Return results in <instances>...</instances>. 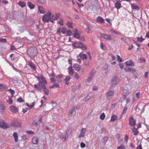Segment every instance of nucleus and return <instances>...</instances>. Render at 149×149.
Returning <instances> with one entry per match:
<instances>
[{
    "mask_svg": "<svg viewBox=\"0 0 149 149\" xmlns=\"http://www.w3.org/2000/svg\"><path fill=\"white\" fill-rule=\"evenodd\" d=\"M36 78L38 80L39 82L38 86L34 84V87L38 90H40L42 88H43L45 94L47 95V90L45 85V84H47V81L45 78L42 76L40 77H37Z\"/></svg>",
    "mask_w": 149,
    "mask_h": 149,
    "instance_id": "f257e3e1",
    "label": "nucleus"
},
{
    "mask_svg": "<svg viewBox=\"0 0 149 149\" xmlns=\"http://www.w3.org/2000/svg\"><path fill=\"white\" fill-rule=\"evenodd\" d=\"M61 15L59 13H57L55 15L54 17L53 15H52L51 13L49 12H47V22L49 21L52 23H53V20H57Z\"/></svg>",
    "mask_w": 149,
    "mask_h": 149,
    "instance_id": "f03ea898",
    "label": "nucleus"
},
{
    "mask_svg": "<svg viewBox=\"0 0 149 149\" xmlns=\"http://www.w3.org/2000/svg\"><path fill=\"white\" fill-rule=\"evenodd\" d=\"M72 46L75 48H80L83 50H86L87 49L86 47L84 46L82 43L80 42L73 43Z\"/></svg>",
    "mask_w": 149,
    "mask_h": 149,
    "instance_id": "7ed1b4c3",
    "label": "nucleus"
},
{
    "mask_svg": "<svg viewBox=\"0 0 149 149\" xmlns=\"http://www.w3.org/2000/svg\"><path fill=\"white\" fill-rule=\"evenodd\" d=\"M11 125L14 127H17L21 125L20 122L16 119H14L11 123Z\"/></svg>",
    "mask_w": 149,
    "mask_h": 149,
    "instance_id": "20e7f679",
    "label": "nucleus"
},
{
    "mask_svg": "<svg viewBox=\"0 0 149 149\" xmlns=\"http://www.w3.org/2000/svg\"><path fill=\"white\" fill-rule=\"evenodd\" d=\"M120 81V79L118 77H114L112 78L111 80V83L112 85H115Z\"/></svg>",
    "mask_w": 149,
    "mask_h": 149,
    "instance_id": "39448f33",
    "label": "nucleus"
},
{
    "mask_svg": "<svg viewBox=\"0 0 149 149\" xmlns=\"http://www.w3.org/2000/svg\"><path fill=\"white\" fill-rule=\"evenodd\" d=\"M0 127L3 129H6L9 128L7 123H5L3 120H0Z\"/></svg>",
    "mask_w": 149,
    "mask_h": 149,
    "instance_id": "423d86ee",
    "label": "nucleus"
},
{
    "mask_svg": "<svg viewBox=\"0 0 149 149\" xmlns=\"http://www.w3.org/2000/svg\"><path fill=\"white\" fill-rule=\"evenodd\" d=\"M129 123L130 125L133 126H135L136 125V120L133 117L130 118L129 119Z\"/></svg>",
    "mask_w": 149,
    "mask_h": 149,
    "instance_id": "0eeeda50",
    "label": "nucleus"
},
{
    "mask_svg": "<svg viewBox=\"0 0 149 149\" xmlns=\"http://www.w3.org/2000/svg\"><path fill=\"white\" fill-rule=\"evenodd\" d=\"M100 36L107 40H109L111 39V36L108 35L102 34L100 35Z\"/></svg>",
    "mask_w": 149,
    "mask_h": 149,
    "instance_id": "6e6552de",
    "label": "nucleus"
},
{
    "mask_svg": "<svg viewBox=\"0 0 149 149\" xmlns=\"http://www.w3.org/2000/svg\"><path fill=\"white\" fill-rule=\"evenodd\" d=\"M86 129L85 128H82L80 130V134L79 135V137L80 139L83 137L84 136V134L86 133Z\"/></svg>",
    "mask_w": 149,
    "mask_h": 149,
    "instance_id": "1a4fd4ad",
    "label": "nucleus"
},
{
    "mask_svg": "<svg viewBox=\"0 0 149 149\" xmlns=\"http://www.w3.org/2000/svg\"><path fill=\"white\" fill-rule=\"evenodd\" d=\"M74 37L75 38L79 39L80 40L83 41L84 40V37H80V35L78 33H74Z\"/></svg>",
    "mask_w": 149,
    "mask_h": 149,
    "instance_id": "9d476101",
    "label": "nucleus"
},
{
    "mask_svg": "<svg viewBox=\"0 0 149 149\" xmlns=\"http://www.w3.org/2000/svg\"><path fill=\"white\" fill-rule=\"evenodd\" d=\"M96 22L98 23H104V20L102 17L98 16L96 18Z\"/></svg>",
    "mask_w": 149,
    "mask_h": 149,
    "instance_id": "9b49d317",
    "label": "nucleus"
},
{
    "mask_svg": "<svg viewBox=\"0 0 149 149\" xmlns=\"http://www.w3.org/2000/svg\"><path fill=\"white\" fill-rule=\"evenodd\" d=\"M125 70L126 72H133L135 71V70L134 68H130L128 67H126L125 68Z\"/></svg>",
    "mask_w": 149,
    "mask_h": 149,
    "instance_id": "f8f14e48",
    "label": "nucleus"
},
{
    "mask_svg": "<svg viewBox=\"0 0 149 149\" xmlns=\"http://www.w3.org/2000/svg\"><path fill=\"white\" fill-rule=\"evenodd\" d=\"M114 92L113 91H110L108 92L106 95L108 98H112L114 95Z\"/></svg>",
    "mask_w": 149,
    "mask_h": 149,
    "instance_id": "ddd939ff",
    "label": "nucleus"
},
{
    "mask_svg": "<svg viewBox=\"0 0 149 149\" xmlns=\"http://www.w3.org/2000/svg\"><path fill=\"white\" fill-rule=\"evenodd\" d=\"M73 67L75 70L77 71H79L81 70L80 66L77 63L74 64Z\"/></svg>",
    "mask_w": 149,
    "mask_h": 149,
    "instance_id": "4468645a",
    "label": "nucleus"
},
{
    "mask_svg": "<svg viewBox=\"0 0 149 149\" xmlns=\"http://www.w3.org/2000/svg\"><path fill=\"white\" fill-rule=\"evenodd\" d=\"M10 111L15 113H17L18 111V109L14 106H10Z\"/></svg>",
    "mask_w": 149,
    "mask_h": 149,
    "instance_id": "2eb2a0df",
    "label": "nucleus"
},
{
    "mask_svg": "<svg viewBox=\"0 0 149 149\" xmlns=\"http://www.w3.org/2000/svg\"><path fill=\"white\" fill-rule=\"evenodd\" d=\"M68 70L69 74L70 75H72L73 74V70L72 66H70L68 67Z\"/></svg>",
    "mask_w": 149,
    "mask_h": 149,
    "instance_id": "dca6fc26",
    "label": "nucleus"
},
{
    "mask_svg": "<svg viewBox=\"0 0 149 149\" xmlns=\"http://www.w3.org/2000/svg\"><path fill=\"white\" fill-rule=\"evenodd\" d=\"M115 7L117 9H119L121 7V4L120 2L117 1L115 3Z\"/></svg>",
    "mask_w": 149,
    "mask_h": 149,
    "instance_id": "f3484780",
    "label": "nucleus"
},
{
    "mask_svg": "<svg viewBox=\"0 0 149 149\" xmlns=\"http://www.w3.org/2000/svg\"><path fill=\"white\" fill-rule=\"evenodd\" d=\"M32 141L33 144H37L38 142V139L36 137H34L33 138Z\"/></svg>",
    "mask_w": 149,
    "mask_h": 149,
    "instance_id": "a211bd4d",
    "label": "nucleus"
},
{
    "mask_svg": "<svg viewBox=\"0 0 149 149\" xmlns=\"http://www.w3.org/2000/svg\"><path fill=\"white\" fill-rule=\"evenodd\" d=\"M73 23L71 22H68L66 23V25L69 28H73Z\"/></svg>",
    "mask_w": 149,
    "mask_h": 149,
    "instance_id": "6ab92c4d",
    "label": "nucleus"
},
{
    "mask_svg": "<svg viewBox=\"0 0 149 149\" xmlns=\"http://www.w3.org/2000/svg\"><path fill=\"white\" fill-rule=\"evenodd\" d=\"M132 132L134 135L136 136L138 134L139 132L138 130L137 129L134 127L133 128L132 130Z\"/></svg>",
    "mask_w": 149,
    "mask_h": 149,
    "instance_id": "aec40b11",
    "label": "nucleus"
},
{
    "mask_svg": "<svg viewBox=\"0 0 149 149\" xmlns=\"http://www.w3.org/2000/svg\"><path fill=\"white\" fill-rule=\"evenodd\" d=\"M71 79V77L69 76H67L64 79V81L65 82L66 84L68 85L69 84V81Z\"/></svg>",
    "mask_w": 149,
    "mask_h": 149,
    "instance_id": "412c9836",
    "label": "nucleus"
},
{
    "mask_svg": "<svg viewBox=\"0 0 149 149\" xmlns=\"http://www.w3.org/2000/svg\"><path fill=\"white\" fill-rule=\"evenodd\" d=\"M79 56L81 57V59L84 60L87 59V56L85 54H82L81 53H80L79 54Z\"/></svg>",
    "mask_w": 149,
    "mask_h": 149,
    "instance_id": "4be33fe9",
    "label": "nucleus"
},
{
    "mask_svg": "<svg viewBox=\"0 0 149 149\" xmlns=\"http://www.w3.org/2000/svg\"><path fill=\"white\" fill-rule=\"evenodd\" d=\"M75 112V107H72L70 111L69 112V115L70 116H72L73 115V114L74 112Z\"/></svg>",
    "mask_w": 149,
    "mask_h": 149,
    "instance_id": "5701e85b",
    "label": "nucleus"
},
{
    "mask_svg": "<svg viewBox=\"0 0 149 149\" xmlns=\"http://www.w3.org/2000/svg\"><path fill=\"white\" fill-rule=\"evenodd\" d=\"M125 63L126 65L129 66L132 65L134 64L133 62L131 60L126 62Z\"/></svg>",
    "mask_w": 149,
    "mask_h": 149,
    "instance_id": "b1692460",
    "label": "nucleus"
},
{
    "mask_svg": "<svg viewBox=\"0 0 149 149\" xmlns=\"http://www.w3.org/2000/svg\"><path fill=\"white\" fill-rule=\"evenodd\" d=\"M118 119L117 116L116 115H112L111 117L110 121L111 122H113L116 120Z\"/></svg>",
    "mask_w": 149,
    "mask_h": 149,
    "instance_id": "393cba45",
    "label": "nucleus"
},
{
    "mask_svg": "<svg viewBox=\"0 0 149 149\" xmlns=\"http://www.w3.org/2000/svg\"><path fill=\"white\" fill-rule=\"evenodd\" d=\"M13 137L14 138L15 142H17L18 141V136L16 132H14L13 134Z\"/></svg>",
    "mask_w": 149,
    "mask_h": 149,
    "instance_id": "a878e982",
    "label": "nucleus"
},
{
    "mask_svg": "<svg viewBox=\"0 0 149 149\" xmlns=\"http://www.w3.org/2000/svg\"><path fill=\"white\" fill-rule=\"evenodd\" d=\"M29 66L33 69H36V66L33 63L30 62L29 63Z\"/></svg>",
    "mask_w": 149,
    "mask_h": 149,
    "instance_id": "bb28decb",
    "label": "nucleus"
},
{
    "mask_svg": "<svg viewBox=\"0 0 149 149\" xmlns=\"http://www.w3.org/2000/svg\"><path fill=\"white\" fill-rule=\"evenodd\" d=\"M27 5L31 9H34L35 7L33 4H32L31 2L29 1L27 3Z\"/></svg>",
    "mask_w": 149,
    "mask_h": 149,
    "instance_id": "cd10ccee",
    "label": "nucleus"
},
{
    "mask_svg": "<svg viewBox=\"0 0 149 149\" xmlns=\"http://www.w3.org/2000/svg\"><path fill=\"white\" fill-rule=\"evenodd\" d=\"M0 109L3 112L4 111L5 109L4 105L2 103H0Z\"/></svg>",
    "mask_w": 149,
    "mask_h": 149,
    "instance_id": "c85d7f7f",
    "label": "nucleus"
},
{
    "mask_svg": "<svg viewBox=\"0 0 149 149\" xmlns=\"http://www.w3.org/2000/svg\"><path fill=\"white\" fill-rule=\"evenodd\" d=\"M59 85L57 83H55L52 85L49 86V88H59Z\"/></svg>",
    "mask_w": 149,
    "mask_h": 149,
    "instance_id": "c756f323",
    "label": "nucleus"
},
{
    "mask_svg": "<svg viewBox=\"0 0 149 149\" xmlns=\"http://www.w3.org/2000/svg\"><path fill=\"white\" fill-rule=\"evenodd\" d=\"M57 23L61 26L63 25V19L62 18H61L59 19V20L57 21Z\"/></svg>",
    "mask_w": 149,
    "mask_h": 149,
    "instance_id": "7c9ffc66",
    "label": "nucleus"
},
{
    "mask_svg": "<svg viewBox=\"0 0 149 149\" xmlns=\"http://www.w3.org/2000/svg\"><path fill=\"white\" fill-rule=\"evenodd\" d=\"M18 4L22 8H24L26 6V4L23 1H19Z\"/></svg>",
    "mask_w": 149,
    "mask_h": 149,
    "instance_id": "2f4dec72",
    "label": "nucleus"
},
{
    "mask_svg": "<svg viewBox=\"0 0 149 149\" xmlns=\"http://www.w3.org/2000/svg\"><path fill=\"white\" fill-rule=\"evenodd\" d=\"M62 76L61 75H58L56 77L57 81L60 83L62 81Z\"/></svg>",
    "mask_w": 149,
    "mask_h": 149,
    "instance_id": "473e14b6",
    "label": "nucleus"
},
{
    "mask_svg": "<svg viewBox=\"0 0 149 149\" xmlns=\"http://www.w3.org/2000/svg\"><path fill=\"white\" fill-rule=\"evenodd\" d=\"M38 9L39 12L41 13H44L45 12V11L44 10L43 8L41 6H39L38 7Z\"/></svg>",
    "mask_w": 149,
    "mask_h": 149,
    "instance_id": "72a5a7b5",
    "label": "nucleus"
},
{
    "mask_svg": "<svg viewBox=\"0 0 149 149\" xmlns=\"http://www.w3.org/2000/svg\"><path fill=\"white\" fill-rule=\"evenodd\" d=\"M8 99H7V102L8 104H12L13 103V100H12V98L9 97V96H8Z\"/></svg>",
    "mask_w": 149,
    "mask_h": 149,
    "instance_id": "f704fd0d",
    "label": "nucleus"
},
{
    "mask_svg": "<svg viewBox=\"0 0 149 149\" xmlns=\"http://www.w3.org/2000/svg\"><path fill=\"white\" fill-rule=\"evenodd\" d=\"M105 117V115L104 113H101L100 116V119L102 120H104V119Z\"/></svg>",
    "mask_w": 149,
    "mask_h": 149,
    "instance_id": "c9c22d12",
    "label": "nucleus"
},
{
    "mask_svg": "<svg viewBox=\"0 0 149 149\" xmlns=\"http://www.w3.org/2000/svg\"><path fill=\"white\" fill-rule=\"evenodd\" d=\"M129 92L127 91H126L125 92H124L123 93V97L124 99H125L129 95Z\"/></svg>",
    "mask_w": 149,
    "mask_h": 149,
    "instance_id": "e433bc0d",
    "label": "nucleus"
},
{
    "mask_svg": "<svg viewBox=\"0 0 149 149\" xmlns=\"http://www.w3.org/2000/svg\"><path fill=\"white\" fill-rule=\"evenodd\" d=\"M110 32H111V33H114L117 35H119L120 34V33L118 31H115L113 29H111L110 31Z\"/></svg>",
    "mask_w": 149,
    "mask_h": 149,
    "instance_id": "4c0bfd02",
    "label": "nucleus"
},
{
    "mask_svg": "<svg viewBox=\"0 0 149 149\" xmlns=\"http://www.w3.org/2000/svg\"><path fill=\"white\" fill-rule=\"evenodd\" d=\"M61 30V33H62L63 34H64L65 33H66V28L65 27H63Z\"/></svg>",
    "mask_w": 149,
    "mask_h": 149,
    "instance_id": "58836bf2",
    "label": "nucleus"
},
{
    "mask_svg": "<svg viewBox=\"0 0 149 149\" xmlns=\"http://www.w3.org/2000/svg\"><path fill=\"white\" fill-rule=\"evenodd\" d=\"M127 107H124V109L123 111V112H122V114H121L122 116V115L123 114H124L126 113V112L127 111Z\"/></svg>",
    "mask_w": 149,
    "mask_h": 149,
    "instance_id": "ea45409f",
    "label": "nucleus"
},
{
    "mask_svg": "<svg viewBox=\"0 0 149 149\" xmlns=\"http://www.w3.org/2000/svg\"><path fill=\"white\" fill-rule=\"evenodd\" d=\"M33 125L35 126H37L38 123L37 121L36 120H34L32 123Z\"/></svg>",
    "mask_w": 149,
    "mask_h": 149,
    "instance_id": "a19ab883",
    "label": "nucleus"
},
{
    "mask_svg": "<svg viewBox=\"0 0 149 149\" xmlns=\"http://www.w3.org/2000/svg\"><path fill=\"white\" fill-rule=\"evenodd\" d=\"M100 47L103 50H105L106 49V47L103 45L102 43H100Z\"/></svg>",
    "mask_w": 149,
    "mask_h": 149,
    "instance_id": "79ce46f5",
    "label": "nucleus"
},
{
    "mask_svg": "<svg viewBox=\"0 0 149 149\" xmlns=\"http://www.w3.org/2000/svg\"><path fill=\"white\" fill-rule=\"evenodd\" d=\"M42 20L45 22H47V15H45L42 18Z\"/></svg>",
    "mask_w": 149,
    "mask_h": 149,
    "instance_id": "37998d69",
    "label": "nucleus"
},
{
    "mask_svg": "<svg viewBox=\"0 0 149 149\" xmlns=\"http://www.w3.org/2000/svg\"><path fill=\"white\" fill-rule=\"evenodd\" d=\"M117 57L118 58L117 60V61L119 62H121L122 61V59L120 58V56L119 55H117Z\"/></svg>",
    "mask_w": 149,
    "mask_h": 149,
    "instance_id": "c03bdc74",
    "label": "nucleus"
},
{
    "mask_svg": "<svg viewBox=\"0 0 149 149\" xmlns=\"http://www.w3.org/2000/svg\"><path fill=\"white\" fill-rule=\"evenodd\" d=\"M117 149H126V148L124 146L122 145L118 147Z\"/></svg>",
    "mask_w": 149,
    "mask_h": 149,
    "instance_id": "a18cd8bd",
    "label": "nucleus"
},
{
    "mask_svg": "<svg viewBox=\"0 0 149 149\" xmlns=\"http://www.w3.org/2000/svg\"><path fill=\"white\" fill-rule=\"evenodd\" d=\"M132 7L133 9H139V8L137 6H135L134 5H132Z\"/></svg>",
    "mask_w": 149,
    "mask_h": 149,
    "instance_id": "49530a36",
    "label": "nucleus"
},
{
    "mask_svg": "<svg viewBox=\"0 0 149 149\" xmlns=\"http://www.w3.org/2000/svg\"><path fill=\"white\" fill-rule=\"evenodd\" d=\"M61 28H58L57 29V34L60 35L61 33Z\"/></svg>",
    "mask_w": 149,
    "mask_h": 149,
    "instance_id": "de8ad7c7",
    "label": "nucleus"
},
{
    "mask_svg": "<svg viewBox=\"0 0 149 149\" xmlns=\"http://www.w3.org/2000/svg\"><path fill=\"white\" fill-rule=\"evenodd\" d=\"M67 33V35L70 36L72 35V32L70 30H68L66 32Z\"/></svg>",
    "mask_w": 149,
    "mask_h": 149,
    "instance_id": "09e8293b",
    "label": "nucleus"
},
{
    "mask_svg": "<svg viewBox=\"0 0 149 149\" xmlns=\"http://www.w3.org/2000/svg\"><path fill=\"white\" fill-rule=\"evenodd\" d=\"M86 31L87 33H90V27L88 25V26L87 28L86 29Z\"/></svg>",
    "mask_w": 149,
    "mask_h": 149,
    "instance_id": "8fccbe9b",
    "label": "nucleus"
},
{
    "mask_svg": "<svg viewBox=\"0 0 149 149\" xmlns=\"http://www.w3.org/2000/svg\"><path fill=\"white\" fill-rule=\"evenodd\" d=\"M137 39L138 41L140 42H142L144 40V39L142 38L137 37Z\"/></svg>",
    "mask_w": 149,
    "mask_h": 149,
    "instance_id": "3c124183",
    "label": "nucleus"
},
{
    "mask_svg": "<svg viewBox=\"0 0 149 149\" xmlns=\"http://www.w3.org/2000/svg\"><path fill=\"white\" fill-rule=\"evenodd\" d=\"M26 105L29 107V108L31 109L34 106V103H32L31 105H29L27 104H26Z\"/></svg>",
    "mask_w": 149,
    "mask_h": 149,
    "instance_id": "603ef678",
    "label": "nucleus"
},
{
    "mask_svg": "<svg viewBox=\"0 0 149 149\" xmlns=\"http://www.w3.org/2000/svg\"><path fill=\"white\" fill-rule=\"evenodd\" d=\"M105 20L107 21V22L109 23L111 25V20L110 19L107 18Z\"/></svg>",
    "mask_w": 149,
    "mask_h": 149,
    "instance_id": "864d4df0",
    "label": "nucleus"
},
{
    "mask_svg": "<svg viewBox=\"0 0 149 149\" xmlns=\"http://www.w3.org/2000/svg\"><path fill=\"white\" fill-rule=\"evenodd\" d=\"M86 146V144L83 142H81L80 143V147L81 148H84Z\"/></svg>",
    "mask_w": 149,
    "mask_h": 149,
    "instance_id": "5fc2aeb1",
    "label": "nucleus"
},
{
    "mask_svg": "<svg viewBox=\"0 0 149 149\" xmlns=\"http://www.w3.org/2000/svg\"><path fill=\"white\" fill-rule=\"evenodd\" d=\"M75 75L74 76V78L76 79H79V76L78 74L77 73H75Z\"/></svg>",
    "mask_w": 149,
    "mask_h": 149,
    "instance_id": "6e6d98bb",
    "label": "nucleus"
},
{
    "mask_svg": "<svg viewBox=\"0 0 149 149\" xmlns=\"http://www.w3.org/2000/svg\"><path fill=\"white\" fill-rule=\"evenodd\" d=\"M128 139V136L127 134L125 136V141L127 142Z\"/></svg>",
    "mask_w": 149,
    "mask_h": 149,
    "instance_id": "4d7b16f0",
    "label": "nucleus"
},
{
    "mask_svg": "<svg viewBox=\"0 0 149 149\" xmlns=\"http://www.w3.org/2000/svg\"><path fill=\"white\" fill-rule=\"evenodd\" d=\"M91 97L89 96H87L85 98V101L86 102L88 101L90 99Z\"/></svg>",
    "mask_w": 149,
    "mask_h": 149,
    "instance_id": "13d9d810",
    "label": "nucleus"
},
{
    "mask_svg": "<svg viewBox=\"0 0 149 149\" xmlns=\"http://www.w3.org/2000/svg\"><path fill=\"white\" fill-rule=\"evenodd\" d=\"M140 95V93L139 92H137L135 94L136 97V98H139Z\"/></svg>",
    "mask_w": 149,
    "mask_h": 149,
    "instance_id": "bf43d9fd",
    "label": "nucleus"
},
{
    "mask_svg": "<svg viewBox=\"0 0 149 149\" xmlns=\"http://www.w3.org/2000/svg\"><path fill=\"white\" fill-rule=\"evenodd\" d=\"M17 101L19 102H24L22 98L20 97L17 99Z\"/></svg>",
    "mask_w": 149,
    "mask_h": 149,
    "instance_id": "052dcab7",
    "label": "nucleus"
},
{
    "mask_svg": "<svg viewBox=\"0 0 149 149\" xmlns=\"http://www.w3.org/2000/svg\"><path fill=\"white\" fill-rule=\"evenodd\" d=\"M5 86L3 84H0V89L5 88Z\"/></svg>",
    "mask_w": 149,
    "mask_h": 149,
    "instance_id": "680f3d73",
    "label": "nucleus"
},
{
    "mask_svg": "<svg viewBox=\"0 0 149 149\" xmlns=\"http://www.w3.org/2000/svg\"><path fill=\"white\" fill-rule=\"evenodd\" d=\"M69 64L70 65V66H72V60L71 59H68V61Z\"/></svg>",
    "mask_w": 149,
    "mask_h": 149,
    "instance_id": "e2e57ef3",
    "label": "nucleus"
},
{
    "mask_svg": "<svg viewBox=\"0 0 149 149\" xmlns=\"http://www.w3.org/2000/svg\"><path fill=\"white\" fill-rule=\"evenodd\" d=\"M136 149H142V147L141 145V144L137 146Z\"/></svg>",
    "mask_w": 149,
    "mask_h": 149,
    "instance_id": "0e129e2a",
    "label": "nucleus"
},
{
    "mask_svg": "<svg viewBox=\"0 0 149 149\" xmlns=\"http://www.w3.org/2000/svg\"><path fill=\"white\" fill-rule=\"evenodd\" d=\"M92 78H93L92 76H90L87 79V81L88 82H89L92 80Z\"/></svg>",
    "mask_w": 149,
    "mask_h": 149,
    "instance_id": "69168bd1",
    "label": "nucleus"
},
{
    "mask_svg": "<svg viewBox=\"0 0 149 149\" xmlns=\"http://www.w3.org/2000/svg\"><path fill=\"white\" fill-rule=\"evenodd\" d=\"M51 80L52 82L55 83L56 81V80L54 79V77H52L51 78Z\"/></svg>",
    "mask_w": 149,
    "mask_h": 149,
    "instance_id": "338daca9",
    "label": "nucleus"
},
{
    "mask_svg": "<svg viewBox=\"0 0 149 149\" xmlns=\"http://www.w3.org/2000/svg\"><path fill=\"white\" fill-rule=\"evenodd\" d=\"M119 66L120 68L122 69L124 68V65L123 64L120 63L119 65Z\"/></svg>",
    "mask_w": 149,
    "mask_h": 149,
    "instance_id": "774afa93",
    "label": "nucleus"
}]
</instances>
